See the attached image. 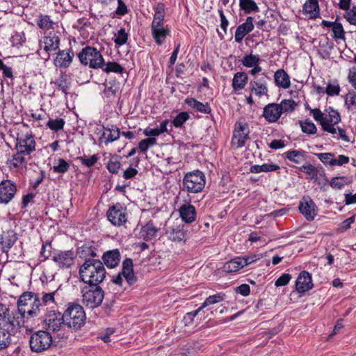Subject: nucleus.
<instances>
[{"mask_svg":"<svg viewBox=\"0 0 356 356\" xmlns=\"http://www.w3.org/2000/svg\"><path fill=\"white\" fill-rule=\"evenodd\" d=\"M245 266V261H243L241 257H237L224 264L222 270L227 273H233L238 271Z\"/></svg>","mask_w":356,"mask_h":356,"instance_id":"c756f323","label":"nucleus"},{"mask_svg":"<svg viewBox=\"0 0 356 356\" xmlns=\"http://www.w3.org/2000/svg\"><path fill=\"white\" fill-rule=\"evenodd\" d=\"M332 31L333 32V38H334L335 40H345V31L341 23L337 22L336 24L332 27Z\"/></svg>","mask_w":356,"mask_h":356,"instance_id":"4d7b16f0","label":"nucleus"},{"mask_svg":"<svg viewBox=\"0 0 356 356\" xmlns=\"http://www.w3.org/2000/svg\"><path fill=\"white\" fill-rule=\"evenodd\" d=\"M239 6L247 14L259 11V7L253 0H239Z\"/></svg>","mask_w":356,"mask_h":356,"instance_id":"a18cd8bd","label":"nucleus"},{"mask_svg":"<svg viewBox=\"0 0 356 356\" xmlns=\"http://www.w3.org/2000/svg\"><path fill=\"white\" fill-rule=\"evenodd\" d=\"M300 124L303 133L307 134H314L316 133L317 129L316 125L309 120H306L304 122H300Z\"/></svg>","mask_w":356,"mask_h":356,"instance_id":"6e6d98bb","label":"nucleus"},{"mask_svg":"<svg viewBox=\"0 0 356 356\" xmlns=\"http://www.w3.org/2000/svg\"><path fill=\"white\" fill-rule=\"evenodd\" d=\"M151 32L157 45H161L165 38L170 34V27L168 25L159 24L151 25Z\"/></svg>","mask_w":356,"mask_h":356,"instance_id":"a211bd4d","label":"nucleus"},{"mask_svg":"<svg viewBox=\"0 0 356 356\" xmlns=\"http://www.w3.org/2000/svg\"><path fill=\"white\" fill-rule=\"evenodd\" d=\"M303 10L312 17H317L320 11L318 0H307L303 5Z\"/></svg>","mask_w":356,"mask_h":356,"instance_id":"58836bf2","label":"nucleus"},{"mask_svg":"<svg viewBox=\"0 0 356 356\" xmlns=\"http://www.w3.org/2000/svg\"><path fill=\"white\" fill-rule=\"evenodd\" d=\"M248 82V75L243 72H239L234 74L232 79V87L234 90H242Z\"/></svg>","mask_w":356,"mask_h":356,"instance_id":"4c0bfd02","label":"nucleus"},{"mask_svg":"<svg viewBox=\"0 0 356 356\" xmlns=\"http://www.w3.org/2000/svg\"><path fill=\"white\" fill-rule=\"evenodd\" d=\"M299 170L309 175V177H308L307 179H310V180H312L314 179V181H316L317 179H318V170L317 168L314 166L312 164H307V165H302Z\"/></svg>","mask_w":356,"mask_h":356,"instance_id":"49530a36","label":"nucleus"},{"mask_svg":"<svg viewBox=\"0 0 356 356\" xmlns=\"http://www.w3.org/2000/svg\"><path fill=\"white\" fill-rule=\"evenodd\" d=\"M313 283L312 275L307 271H302L296 282V289L298 293H305L312 289Z\"/></svg>","mask_w":356,"mask_h":356,"instance_id":"aec40b11","label":"nucleus"},{"mask_svg":"<svg viewBox=\"0 0 356 356\" xmlns=\"http://www.w3.org/2000/svg\"><path fill=\"white\" fill-rule=\"evenodd\" d=\"M341 121V117L337 111L331 109L327 115L325 116L324 121L322 122V129L328 133L334 134L337 133V129L334 125Z\"/></svg>","mask_w":356,"mask_h":356,"instance_id":"f3484780","label":"nucleus"},{"mask_svg":"<svg viewBox=\"0 0 356 356\" xmlns=\"http://www.w3.org/2000/svg\"><path fill=\"white\" fill-rule=\"evenodd\" d=\"M279 169L280 166L276 164L264 163L261 165H252L250 170L252 173H259L261 172H268L272 171H276Z\"/></svg>","mask_w":356,"mask_h":356,"instance_id":"79ce46f5","label":"nucleus"},{"mask_svg":"<svg viewBox=\"0 0 356 356\" xmlns=\"http://www.w3.org/2000/svg\"><path fill=\"white\" fill-rule=\"evenodd\" d=\"M186 229L185 225L179 220L172 223L168 221L166 224L165 234L168 238L175 242L186 240Z\"/></svg>","mask_w":356,"mask_h":356,"instance_id":"1a4fd4ad","label":"nucleus"},{"mask_svg":"<svg viewBox=\"0 0 356 356\" xmlns=\"http://www.w3.org/2000/svg\"><path fill=\"white\" fill-rule=\"evenodd\" d=\"M43 323L48 332H56L65 327L63 314L54 310L49 311L45 314Z\"/></svg>","mask_w":356,"mask_h":356,"instance_id":"6e6552de","label":"nucleus"},{"mask_svg":"<svg viewBox=\"0 0 356 356\" xmlns=\"http://www.w3.org/2000/svg\"><path fill=\"white\" fill-rule=\"evenodd\" d=\"M18 330H9L8 328L0 327V350L7 348L12 342V335Z\"/></svg>","mask_w":356,"mask_h":356,"instance_id":"72a5a7b5","label":"nucleus"},{"mask_svg":"<svg viewBox=\"0 0 356 356\" xmlns=\"http://www.w3.org/2000/svg\"><path fill=\"white\" fill-rule=\"evenodd\" d=\"M75 257V252L72 250H56L52 254V260L61 268H67L72 266Z\"/></svg>","mask_w":356,"mask_h":356,"instance_id":"f8f14e48","label":"nucleus"},{"mask_svg":"<svg viewBox=\"0 0 356 356\" xmlns=\"http://www.w3.org/2000/svg\"><path fill=\"white\" fill-rule=\"evenodd\" d=\"M77 159L81 161V164L86 165V167L90 168L97 162L99 157L96 154H93L90 157L84 155L83 156L78 157Z\"/></svg>","mask_w":356,"mask_h":356,"instance_id":"052dcab7","label":"nucleus"},{"mask_svg":"<svg viewBox=\"0 0 356 356\" xmlns=\"http://www.w3.org/2000/svg\"><path fill=\"white\" fill-rule=\"evenodd\" d=\"M102 129L103 133L99 140L106 145L113 143L120 138L121 132L116 126L112 125L111 127L102 126Z\"/></svg>","mask_w":356,"mask_h":356,"instance_id":"393cba45","label":"nucleus"},{"mask_svg":"<svg viewBox=\"0 0 356 356\" xmlns=\"http://www.w3.org/2000/svg\"><path fill=\"white\" fill-rule=\"evenodd\" d=\"M80 63L90 68L98 69L104 66V60L99 51L90 46L83 47L77 54Z\"/></svg>","mask_w":356,"mask_h":356,"instance_id":"39448f33","label":"nucleus"},{"mask_svg":"<svg viewBox=\"0 0 356 356\" xmlns=\"http://www.w3.org/2000/svg\"><path fill=\"white\" fill-rule=\"evenodd\" d=\"M104 94L108 98L115 97L120 90V83L117 81H110L104 83Z\"/></svg>","mask_w":356,"mask_h":356,"instance_id":"e433bc0d","label":"nucleus"},{"mask_svg":"<svg viewBox=\"0 0 356 356\" xmlns=\"http://www.w3.org/2000/svg\"><path fill=\"white\" fill-rule=\"evenodd\" d=\"M206 177L200 170H193L185 174L182 180V190L188 193H198L205 186Z\"/></svg>","mask_w":356,"mask_h":356,"instance_id":"7ed1b4c3","label":"nucleus"},{"mask_svg":"<svg viewBox=\"0 0 356 356\" xmlns=\"http://www.w3.org/2000/svg\"><path fill=\"white\" fill-rule=\"evenodd\" d=\"M22 318L17 316L16 312H10L6 305L0 303V327L19 330L22 327Z\"/></svg>","mask_w":356,"mask_h":356,"instance_id":"423d86ee","label":"nucleus"},{"mask_svg":"<svg viewBox=\"0 0 356 356\" xmlns=\"http://www.w3.org/2000/svg\"><path fill=\"white\" fill-rule=\"evenodd\" d=\"M355 216H353L345 220H343L339 225L338 228V232L343 233L348 230L350 227L352 223L355 222Z\"/></svg>","mask_w":356,"mask_h":356,"instance_id":"774afa93","label":"nucleus"},{"mask_svg":"<svg viewBox=\"0 0 356 356\" xmlns=\"http://www.w3.org/2000/svg\"><path fill=\"white\" fill-rule=\"evenodd\" d=\"M120 273L129 285H133L136 282L137 277L134 273L132 259L127 258L122 261V268Z\"/></svg>","mask_w":356,"mask_h":356,"instance_id":"c85d7f7f","label":"nucleus"},{"mask_svg":"<svg viewBox=\"0 0 356 356\" xmlns=\"http://www.w3.org/2000/svg\"><path fill=\"white\" fill-rule=\"evenodd\" d=\"M279 105L282 108V113H289L292 112L295 110L297 104L296 103L295 101L292 99H284L282 100L281 103L279 104Z\"/></svg>","mask_w":356,"mask_h":356,"instance_id":"bf43d9fd","label":"nucleus"},{"mask_svg":"<svg viewBox=\"0 0 356 356\" xmlns=\"http://www.w3.org/2000/svg\"><path fill=\"white\" fill-rule=\"evenodd\" d=\"M298 209L308 221L313 220L317 215V207L310 197L302 198L300 201Z\"/></svg>","mask_w":356,"mask_h":356,"instance_id":"4468645a","label":"nucleus"},{"mask_svg":"<svg viewBox=\"0 0 356 356\" xmlns=\"http://www.w3.org/2000/svg\"><path fill=\"white\" fill-rule=\"evenodd\" d=\"M102 259L106 267L113 268L119 264L121 254L118 249H114L105 252Z\"/></svg>","mask_w":356,"mask_h":356,"instance_id":"cd10ccee","label":"nucleus"},{"mask_svg":"<svg viewBox=\"0 0 356 356\" xmlns=\"http://www.w3.org/2000/svg\"><path fill=\"white\" fill-rule=\"evenodd\" d=\"M253 17H248L246 18L245 22L239 25L236 30L235 32V41L237 42H241L243 38L249 33H250L254 29L253 24Z\"/></svg>","mask_w":356,"mask_h":356,"instance_id":"a878e982","label":"nucleus"},{"mask_svg":"<svg viewBox=\"0 0 356 356\" xmlns=\"http://www.w3.org/2000/svg\"><path fill=\"white\" fill-rule=\"evenodd\" d=\"M65 123V120L63 118L50 119L47 122V126L52 131H58L63 129Z\"/></svg>","mask_w":356,"mask_h":356,"instance_id":"5fc2aeb1","label":"nucleus"},{"mask_svg":"<svg viewBox=\"0 0 356 356\" xmlns=\"http://www.w3.org/2000/svg\"><path fill=\"white\" fill-rule=\"evenodd\" d=\"M343 17L352 25L356 26V6H353L350 9L343 14Z\"/></svg>","mask_w":356,"mask_h":356,"instance_id":"0e129e2a","label":"nucleus"},{"mask_svg":"<svg viewBox=\"0 0 356 356\" xmlns=\"http://www.w3.org/2000/svg\"><path fill=\"white\" fill-rule=\"evenodd\" d=\"M108 220L115 226L123 225L127 221V210L120 203L110 207L106 212Z\"/></svg>","mask_w":356,"mask_h":356,"instance_id":"9d476101","label":"nucleus"},{"mask_svg":"<svg viewBox=\"0 0 356 356\" xmlns=\"http://www.w3.org/2000/svg\"><path fill=\"white\" fill-rule=\"evenodd\" d=\"M52 341V337L49 332L46 330H39L31 335L29 346L33 352L39 353L49 349Z\"/></svg>","mask_w":356,"mask_h":356,"instance_id":"0eeeda50","label":"nucleus"},{"mask_svg":"<svg viewBox=\"0 0 356 356\" xmlns=\"http://www.w3.org/2000/svg\"><path fill=\"white\" fill-rule=\"evenodd\" d=\"M114 42L118 46H122L127 43L128 40V33L125 29L121 28L114 35Z\"/></svg>","mask_w":356,"mask_h":356,"instance_id":"8fccbe9b","label":"nucleus"},{"mask_svg":"<svg viewBox=\"0 0 356 356\" xmlns=\"http://www.w3.org/2000/svg\"><path fill=\"white\" fill-rule=\"evenodd\" d=\"M179 216L181 222L192 223L196 219V210L193 205L186 203L183 204L179 209Z\"/></svg>","mask_w":356,"mask_h":356,"instance_id":"bb28decb","label":"nucleus"},{"mask_svg":"<svg viewBox=\"0 0 356 356\" xmlns=\"http://www.w3.org/2000/svg\"><path fill=\"white\" fill-rule=\"evenodd\" d=\"M26 155L25 154L19 153V151H17L10 159L7 161V164L10 168H17L19 167L25 165L27 163L25 158Z\"/></svg>","mask_w":356,"mask_h":356,"instance_id":"f704fd0d","label":"nucleus"},{"mask_svg":"<svg viewBox=\"0 0 356 356\" xmlns=\"http://www.w3.org/2000/svg\"><path fill=\"white\" fill-rule=\"evenodd\" d=\"M58 293V290L50 293H44L42 297V307L45 305L55 303V296Z\"/></svg>","mask_w":356,"mask_h":356,"instance_id":"69168bd1","label":"nucleus"},{"mask_svg":"<svg viewBox=\"0 0 356 356\" xmlns=\"http://www.w3.org/2000/svg\"><path fill=\"white\" fill-rule=\"evenodd\" d=\"M282 108L278 104H268L264 108L263 116L270 123L277 122L282 115Z\"/></svg>","mask_w":356,"mask_h":356,"instance_id":"412c9836","label":"nucleus"},{"mask_svg":"<svg viewBox=\"0 0 356 356\" xmlns=\"http://www.w3.org/2000/svg\"><path fill=\"white\" fill-rule=\"evenodd\" d=\"M74 57V54L71 48L67 50H60L54 60L55 65L60 68H66L70 65Z\"/></svg>","mask_w":356,"mask_h":356,"instance_id":"5701e85b","label":"nucleus"},{"mask_svg":"<svg viewBox=\"0 0 356 356\" xmlns=\"http://www.w3.org/2000/svg\"><path fill=\"white\" fill-rule=\"evenodd\" d=\"M275 84L284 89H287L291 86V81L289 74L282 69L277 70L274 74Z\"/></svg>","mask_w":356,"mask_h":356,"instance_id":"2f4dec72","label":"nucleus"},{"mask_svg":"<svg viewBox=\"0 0 356 356\" xmlns=\"http://www.w3.org/2000/svg\"><path fill=\"white\" fill-rule=\"evenodd\" d=\"M63 315L65 327L72 330H80L85 324L86 313L79 304L69 303Z\"/></svg>","mask_w":356,"mask_h":356,"instance_id":"f03ea898","label":"nucleus"},{"mask_svg":"<svg viewBox=\"0 0 356 356\" xmlns=\"http://www.w3.org/2000/svg\"><path fill=\"white\" fill-rule=\"evenodd\" d=\"M269 77L264 73L261 74V76L254 81H251L250 85L251 86V90L254 93L261 97L266 95L268 92L267 88V80Z\"/></svg>","mask_w":356,"mask_h":356,"instance_id":"4be33fe9","label":"nucleus"},{"mask_svg":"<svg viewBox=\"0 0 356 356\" xmlns=\"http://www.w3.org/2000/svg\"><path fill=\"white\" fill-rule=\"evenodd\" d=\"M17 188L10 180H3L0 183V203L8 204L14 197Z\"/></svg>","mask_w":356,"mask_h":356,"instance_id":"2eb2a0df","label":"nucleus"},{"mask_svg":"<svg viewBox=\"0 0 356 356\" xmlns=\"http://www.w3.org/2000/svg\"><path fill=\"white\" fill-rule=\"evenodd\" d=\"M37 25L42 29L49 30L53 28L54 22L49 15H40Z\"/></svg>","mask_w":356,"mask_h":356,"instance_id":"603ef678","label":"nucleus"},{"mask_svg":"<svg viewBox=\"0 0 356 356\" xmlns=\"http://www.w3.org/2000/svg\"><path fill=\"white\" fill-rule=\"evenodd\" d=\"M318 159L325 165L333 166L334 154L332 153H318L316 154Z\"/></svg>","mask_w":356,"mask_h":356,"instance_id":"e2e57ef3","label":"nucleus"},{"mask_svg":"<svg viewBox=\"0 0 356 356\" xmlns=\"http://www.w3.org/2000/svg\"><path fill=\"white\" fill-rule=\"evenodd\" d=\"M53 171L56 173L64 174L70 170V163L62 158L54 161Z\"/></svg>","mask_w":356,"mask_h":356,"instance_id":"c03bdc74","label":"nucleus"},{"mask_svg":"<svg viewBox=\"0 0 356 356\" xmlns=\"http://www.w3.org/2000/svg\"><path fill=\"white\" fill-rule=\"evenodd\" d=\"M345 104L348 109L356 108V92L350 90L346 96Z\"/></svg>","mask_w":356,"mask_h":356,"instance_id":"680f3d73","label":"nucleus"},{"mask_svg":"<svg viewBox=\"0 0 356 356\" xmlns=\"http://www.w3.org/2000/svg\"><path fill=\"white\" fill-rule=\"evenodd\" d=\"M286 158L290 161L300 164L305 161V152L303 150H291L285 153Z\"/></svg>","mask_w":356,"mask_h":356,"instance_id":"ea45409f","label":"nucleus"},{"mask_svg":"<svg viewBox=\"0 0 356 356\" xmlns=\"http://www.w3.org/2000/svg\"><path fill=\"white\" fill-rule=\"evenodd\" d=\"M42 304L41 300L38 298H35L32 302H29L26 306L23 307L22 311H17V316L22 317V323L24 325L25 318H33L38 316L40 314Z\"/></svg>","mask_w":356,"mask_h":356,"instance_id":"ddd939ff","label":"nucleus"},{"mask_svg":"<svg viewBox=\"0 0 356 356\" xmlns=\"http://www.w3.org/2000/svg\"><path fill=\"white\" fill-rule=\"evenodd\" d=\"M154 17L151 25H159L164 24L165 15V6L163 3H157L154 6Z\"/></svg>","mask_w":356,"mask_h":356,"instance_id":"473e14b6","label":"nucleus"},{"mask_svg":"<svg viewBox=\"0 0 356 356\" xmlns=\"http://www.w3.org/2000/svg\"><path fill=\"white\" fill-rule=\"evenodd\" d=\"M36 143L31 133L17 136L15 149L19 153L30 155L35 150Z\"/></svg>","mask_w":356,"mask_h":356,"instance_id":"9b49d317","label":"nucleus"},{"mask_svg":"<svg viewBox=\"0 0 356 356\" xmlns=\"http://www.w3.org/2000/svg\"><path fill=\"white\" fill-rule=\"evenodd\" d=\"M17 240L15 231L9 229L0 234V247L2 252L8 253Z\"/></svg>","mask_w":356,"mask_h":356,"instance_id":"6ab92c4d","label":"nucleus"},{"mask_svg":"<svg viewBox=\"0 0 356 356\" xmlns=\"http://www.w3.org/2000/svg\"><path fill=\"white\" fill-rule=\"evenodd\" d=\"M261 58L259 55L249 54L245 55L241 60L243 66L246 67H252L257 64H259Z\"/></svg>","mask_w":356,"mask_h":356,"instance_id":"09e8293b","label":"nucleus"},{"mask_svg":"<svg viewBox=\"0 0 356 356\" xmlns=\"http://www.w3.org/2000/svg\"><path fill=\"white\" fill-rule=\"evenodd\" d=\"M121 167L118 156H112L107 164V169L112 174H117Z\"/></svg>","mask_w":356,"mask_h":356,"instance_id":"864d4df0","label":"nucleus"},{"mask_svg":"<svg viewBox=\"0 0 356 356\" xmlns=\"http://www.w3.org/2000/svg\"><path fill=\"white\" fill-rule=\"evenodd\" d=\"M185 103L193 109L202 113L209 114L211 112V108L209 103L204 104L195 98L188 97L185 99Z\"/></svg>","mask_w":356,"mask_h":356,"instance_id":"7c9ffc66","label":"nucleus"},{"mask_svg":"<svg viewBox=\"0 0 356 356\" xmlns=\"http://www.w3.org/2000/svg\"><path fill=\"white\" fill-rule=\"evenodd\" d=\"M202 311V308H198L193 312L186 314L184 316V323L185 325H190L193 323L194 318Z\"/></svg>","mask_w":356,"mask_h":356,"instance_id":"338daca9","label":"nucleus"},{"mask_svg":"<svg viewBox=\"0 0 356 356\" xmlns=\"http://www.w3.org/2000/svg\"><path fill=\"white\" fill-rule=\"evenodd\" d=\"M35 298H38V296L34 293L25 292L22 293L19 296L17 302V311H22L23 307L26 306L29 302H32Z\"/></svg>","mask_w":356,"mask_h":356,"instance_id":"a19ab883","label":"nucleus"},{"mask_svg":"<svg viewBox=\"0 0 356 356\" xmlns=\"http://www.w3.org/2000/svg\"><path fill=\"white\" fill-rule=\"evenodd\" d=\"M60 38L56 33L50 32L48 35L44 36L40 42V46L47 53L56 51L58 49Z\"/></svg>","mask_w":356,"mask_h":356,"instance_id":"b1692460","label":"nucleus"},{"mask_svg":"<svg viewBox=\"0 0 356 356\" xmlns=\"http://www.w3.org/2000/svg\"><path fill=\"white\" fill-rule=\"evenodd\" d=\"M142 232L146 239H152L156 234L157 229L155 227L152 222H148L142 228Z\"/></svg>","mask_w":356,"mask_h":356,"instance_id":"3c124183","label":"nucleus"},{"mask_svg":"<svg viewBox=\"0 0 356 356\" xmlns=\"http://www.w3.org/2000/svg\"><path fill=\"white\" fill-rule=\"evenodd\" d=\"M236 126L237 128L234 132L232 143L236 148H240L245 145V143L248 138L249 131L248 127L241 122L238 123Z\"/></svg>","mask_w":356,"mask_h":356,"instance_id":"dca6fc26","label":"nucleus"},{"mask_svg":"<svg viewBox=\"0 0 356 356\" xmlns=\"http://www.w3.org/2000/svg\"><path fill=\"white\" fill-rule=\"evenodd\" d=\"M97 250V249L94 246L83 245L79 248L78 253L79 257L83 259L85 261L91 259H97L96 257H99Z\"/></svg>","mask_w":356,"mask_h":356,"instance_id":"c9c22d12","label":"nucleus"},{"mask_svg":"<svg viewBox=\"0 0 356 356\" xmlns=\"http://www.w3.org/2000/svg\"><path fill=\"white\" fill-rule=\"evenodd\" d=\"M225 294L222 293H217L214 295L209 296L208 298L205 299L204 302L201 305L200 308H202V310L211 305L217 304L225 298Z\"/></svg>","mask_w":356,"mask_h":356,"instance_id":"37998d69","label":"nucleus"},{"mask_svg":"<svg viewBox=\"0 0 356 356\" xmlns=\"http://www.w3.org/2000/svg\"><path fill=\"white\" fill-rule=\"evenodd\" d=\"M189 119L187 112L179 113L172 120V123L175 127H181Z\"/></svg>","mask_w":356,"mask_h":356,"instance_id":"13d9d810","label":"nucleus"},{"mask_svg":"<svg viewBox=\"0 0 356 356\" xmlns=\"http://www.w3.org/2000/svg\"><path fill=\"white\" fill-rule=\"evenodd\" d=\"M79 273L83 282L88 284H99L106 277L104 264L99 259L85 261L80 266Z\"/></svg>","mask_w":356,"mask_h":356,"instance_id":"f257e3e1","label":"nucleus"},{"mask_svg":"<svg viewBox=\"0 0 356 356\" xmlns=\"http://www.w3.org/2000/svg\"><path fill=\"white\" fill-rule=\"evenodd\" d=\"M82 303L90 309L99 306L104 299V293L99 284H88L81 291Z\"/></svg>","mask_w":356,"mask_h":356,"instance_id":"20e7f679","label":"nucleus"},{"mask_svg":"<svg viewBox=\"0 0 356 356\" xmlns=\"http://www.w3.org/2000/svg\"><path fill=\"white\" fill-rule=\"evenodd\" d=\"M104 72L106 73L115 72L121 74L124 71V67L116 62H108L104 63V66L100 67Z\"/></svg>","mask_w":356,"mask_h":356,"instance_id":"de8ad7c7","label":"nucleus"}]
</instances>
